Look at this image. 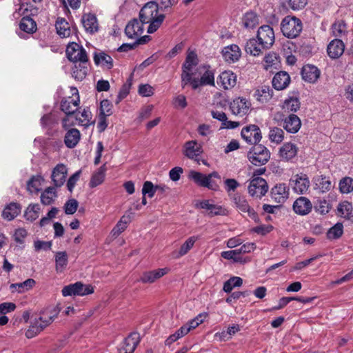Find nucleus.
I'll list each match as a JSON object with an SVG mask.
<instances>
[{
	"instance_id": "nucleus-1",
	"label": "nucleus",
	"mask_w": 353,
	"mask_h": 353,
	"mask_svg": "<svg viewBox=\"0 0 353 353\" xmlns=\"http://www.w3.org/2000/svg\"><path fill=\"white\" fill-rule=\"evenodd\" d=\"M139 19L142 23H149L148 32L152 34L161 26L165 19V15L159 14L157 3L150 1L141 9Z\"/></svg>"
},
{
	"instance_id": "nucleus-2",
	"label": "nucleus",
	"mask_w": 353,
	"mask_h": 353,
	"mask_svg": "<svg viewBox=\"0 0 353 353\" xmlns=\"http://www.w3.org/2000/svg\"><path fill=\"white\" fill-rule=\"evenodd\" d=\"M60 310L58 307L54 308L53 311L49 315L43 313L42 316L35 319L32 325L26 332V336L28 339H32L40 333L44 328L48 326L54 319L57 316Z\"/></svg>"
},
{
	"instance_id": "nucleus-3",
	"label": "nucleus",
	"mask_w": 353,
	"mask_h": 353,
	"mask_svg": "<svg viewBox=\"0 0 353 353\" xmlns=\"http://www.w3.org/2000/svg\"><path fill=\"white\" fill-rule=\"evenodd\" d=\"M281 29L285 37L290 39L296 38L302 31V22L296 17L287 16L281 22Z\"/></svg>"
},
{
	"instance_id": "nucleus-4",
	"label": "nucleus",
	"mask_w": 353,
	"mask_h": 353,
	"mask_svg": "<svg viewBox=\"0 0 353 353\" xmlns=\"http://www.w3.org/2000/svg\"><path fill=\"white\" fill-rule=\"evenodd\" d=\"M248 158L252 164L261 165L269 161L270 152L264 145L256 144L248 153Z\"/></svg>"
},
{
	"instance_id": "nucleus-5",
	"label": "nucleus",
	"mask_w": 353,
	"mask_h": 353,
	"mask_svg": "<svg viewBox=\"0 0 353 353\" xmlns=\"http://www.w3.org/2000/svg\"><path fill=\"white\" fill-rule=\"evenodd\" d=\"M61 292L63 296H85L92 294L94 288L91 285H85L81 282H76L63 287Z\"/></svg>"
},
{
	"instance_id": "nucleus-6",
	"label": "nucleus",
	"mask_w": 353,
	"mask_h": 353,
	"mask_svg": "<svg viewBox=\"0 0 353 353\" xmlns=\"http://www.w3.org/2000/svg\"><path fill=\"white\" fill-rule=\"evenodd\" d=\"M268 191V185L264 179L260 176L252 178L248 185V193L252 197L261 199Z\"/></svg>"
},
{
	"instance_id": "nucleus-7",
	"label": "nucleus",
	"mask_w": 353,
	"mask_h": 353,
	"mask_svg": "<svg viewBox=\"0 0 353 353\" xmlns=\"http://www.w3.org/2000/svg\"><path fill=\"white\" fill-rule=\"evenodd\" d=\"M67 58L73 63L89 61L85 50L75 42L70 43L66 48Z\"/></svg>"
},
{
	"instance_id": "nucleus-8",
	"label": "nucleus",
	"mask_w": 353,
	"mask_h": 353,
	"mask_svg": "<svg viewBox=\"0 0 353 353\" xmlns=\"http://www.w3.org/2000/svg\"><path fill=\"white\" fill-rule=\"evenodd\" d=\"M71 90L72 97L65 98L61 102V110L67 115L75 113L80 103L78 90L72 88Z\"/></svg>"
},
{
	"instance_id": "nucleus-9",
	"label": "nucleus",
	"mask_w": 353,
	"mask_h": 353,
	"mask_svg": "<svg viewBox=\"0 0 353 353\" xmlns=\"http://www.w3.org/2000/svg\"><path fill=\"white\" fill-rule=\"evenodd\" d=\"M292 190L297 194H305L309 190L310 182L306 174L294 175L290 181Z\"/></svg>"
},
{
	"instance_id": "nucleus-10",
	"label": "nucleus",
	"mask_w": 353,
	"mask_h": 353,
	"mask_svg": "<svg viewBox=\"0 0 353 353\" xmlns=\"http://www.w3.org/2000/svg\"><path fill=\"white\" fill-rule=\"evenodd\" d=\"M242 138L248 143L256 144L262 138L260 128L256 125H248L241 130Z\"/></svg>"
},
{
	"instance_id": "nucleus-11",
	"label": "nucleus",
	"mask_w": 353,
	"mask_h": 353,
	"mask_svg": "<svg viewBox=\"0 0 353 353\" xmlns=\"http://www.w3.org/2000/svg\"><path fill=\"white\" fill-rule=\"evenodd\" d=\"M257 39L262 48H268L274 42V33L270 26H262L257 32Z\"/></svg>"
},
{
	"instance_id": "nucleus-12",
	"label": "nucleus",
	"mask_w": 353,
	"mask_h": 353,
	"mask_svg": "<svg viewBox=\"0 0 353 353\" xmlns=\"http://www.w3.org/2000/svg\"><path fill=\"white\" fill-rule=\"evenodd\" d=\"M251 107L250 102L245 98L238 97L230 104V108L233 114L243 117L248 114Z\"/></svg>"
},
{
	"instance_id": "nucleus-13",
	"label": "nucleus",
	"mask_w": 353,
	"mask_h": 353,
	"mask_svg": "<svg viewBox=\"0 0 353 353\" xmlns=\"http://www.w3.org/2000/svg\"><path fill=\"white\" fill-rule=\"evenodd\" d=\"M170 272V268H163L143 272L139 281L143 283H153Z\"/></svg>"
},
{
	"instance_id": "nucleus-14",
	"label": "nucleus",
	"mask_w": 353,
	"mask_h": 353,
	"mask_svg": "<svg viewBox=\"0 0 353 353\" xmlns=\"http://www.w3.org/2000/svg\"><path fill=\"white\" fill-rule=\"evenodd\" d=\"M68 169L63 163L57 164L52 170L51 179L56 188L61 187L65 182Z\"/></svg>"
},
{
	"instance_id": "nucleus-15",
	"label": "nucleus",
	"mask_w": 353,
	"mask_h": 353,
	"mask_svg": "<svg viewBox=\"0 0 353 353\" xmlns=\"http://www.w3.org/2000/svg\"><path fill=\"white\" fill-rule=\"evenodd\" d=\"M198 208L205 210L210 216L216 215H225L227 210L221 205L214 204L212 201L203 200L196 204Z\"/></svg>"
},
{
	"instance_id": "nucleus-16",
	"label": "nucleus",
	"mask_w": 353,
	"mask_h": 353,
	"mask_svg": "<svg viewBox=\"0 0 353 353\" xmlns=\"http://www.w3.org/2000/svg\"><path fill=\"white\" fill-rule=\"evenodd\" d=\"M141 341L140 335L137 332L131 333L123 341V346L120 348L118 353H133Z\"/></svg>"
},
{
	"instance_id": "nucleus-17",
	"label": "nucleus",
	"mask_w": 353,
	"mask_h": 353,
	"mask_svg": "<svg viewBox=\"0 0 353 353\" xmlns=\"http://www.w3.org/2000/svg\"><path fill=\"white\" fill-rule=\"evenodd\" d=\"M289 195V188L285 183H279L271 190L272 199L279 203H284Z\"/></svg>"
},
{
	"instance_id": "nucleus-18",
	"label": "nucleus",
	"mask_w": 353,
	"mask_h": 353,
	"mask_svg": "<svg viewBox=\"0 0 353 353\" xmlns=\"http://www.w3.org/2000/svg\"><path fill=\"white\" fill-rule=\"evenodd\" d=\"M202 152V147L196 141H188L183 145V154L190 159L196 160Z\"/></svg>"
},
{
	"instance_id": "nucleus-19",
	"label": "nucleus",
	"mask_w": 353,
	"mask_h": 353,
	"mask_svg": "<svg viewBox=\"0 0 353 353\" xmlns=\"http://www.w3.org/2000/svg\"><path fill=\"white\" fill-rule=\"evenodd\" d=\"M125 32L128 38H137L143 32V23H142L141 20L139 21L137 19H134L127 24Z\"/></svg>"
},
{
	"instance_id": "nucleus-20",
	"label": "nucleus",
	"mask_w": 353,
	"mask_h": 353,
	"mask_svg": "<svg viewBox=\"0 0 353 353\" xmlns=\"http://www.w3.org/2000/svg\"><path fill=\"white\" fill-rule=\"evenodd\" d=\"M236 75L230 70L222 72L217 81L218 84H221L225 90H229L234 88L236 84Z\"/></svg>"
},
{
	"instance_id": "nucleus-21",
	"label": "nucleus",
	"mask_w": 353,
	"mask_h": 353,
	"mask_svg": "<svg viewBox=\"0 0 353 353\" xmlns=\"http://www.w3.org/2000/svg\"><path fill=\"white\" fill-rule=\"evenodd\" d=\"M81 23L85 30L90 34H94L99 30L97 19L94 14H83L81 18Z\"/></svg>"
},
{
	"instance_id": "nucleus-22",
	"label": "nucleus",
	"mask_w": 353,
	"mask_h": 353,
	"mask_svg": "<svg viewBox=\"0 0 353 353\" xmlns=\"http://www.w3.org/2000/svg\"><path fill=\"white\" fill-rule=\"evenodd\" d=\"M345 44L342 40L335 39L330 42L327 48L328 56L331 59H338L344 52Z\"/></svg>"
},
{
	"instance_id": "nucleus-23",
	"label": "nucleus",
	"mask_w": 353,
	"mask_h": 353,
	"mask_svg": "<svg viewBox=\"0 0 353 353\" xmlns=\"http://www.w3.org/2000/svg\"><path fill=\"white\" fill-rule=\"evenodd\" d=\"M312 208V204L311 201L304 196L298 198L293 204L294 211L299 215H306L309 214Z\"/></svg>"
},
{
	"instance_id": "nucleus-24",
	"label": "nucleus",
	"mask_w": 353,
	"mask_h": 353,
	"mask_svg": "<svg viewBox=\"0 0 353 353\" xmlns=\"http://www.w3.org/2000/svg\"><path fill=\"white\" fill-rule=\"evenodd\" d=\"M290 83V77L286 72H277L272 79V86L277 90L285 89Z\"/></svg>"
},
{
	"instance_id": "nucleus-25",
	"label": "nucleus",
	"mask_w": 353,
	"mask_h": 353,
	"mask_svg": "<svg viewBox=\"0 0 353 353\" xmlns=\"http://www.w3.org/2000/svg\"><path fill=\"white\" fill-rule=\"evenodd\" d=\"M222 54L227 62L234 63L240 58L241 50L238 46L233 44L225 47L222 50Z\"/></svg>"
},
{
	"instance_id": "nucleus-26",
	"label": "nucleus",
	"mask_w": 353,
	"mask_h": 353,
	"mask_svg": "<svg viewBox=\"0 0 353 353\" xmlns=\"http://www.w3.org/2000/svg\"><path fill=\"white\" fill-rule=\"evenodd\" d=\"M301 75L305 81L314 83L319 78L320 71L313 65H306L302 68Z\"/></svg>"
},
{
	"instance_id": "nucleus-27",
	"label": "nucleus",
	"mask_w": 353,
	"mask_h": 353,
	"mask_svg": "<svg viewBox=\"0 0 353 353\" xmlns=\"http://www.w3.org/2000/svg\"><path fill=\"white\" fill-rule=\"evenodd\" d=\"M234 206L241 212H248L249 214H252L250 205L244 196L238 193L234 194L231 196Z\"/></svg>"
},
{
	"instance_id": "nucleus-28",
	"label": "nucleus",
	"mask_w": 353,
	"mask_h": 353,
	"mask_svg": "<svg viewBox=\"0 0 353 353\" xmlns=\"http://www.w3.org/2000/svg\"><path fill=\"white\" fill-rule=\"evenodd\" d=\"M211 115L213 119L221 122V128L234 129L239 125V122L228 121L227 115L222 111L212 110Z\"/></svg>"
},
{
	"instance_id": "nucleus-29",
	"label": "nucleus",
	"mask_w": 353,
	"mask_h": 353,
	"mask_svg": "<svg viewBox=\"0 0 353 353\" xmlns=\"http://www.w3.org/2000/svg\"><path fill=\"white\" fill-rule=\"evenodd\" d=\"M301 126L300 119L296 114H291L283 121V128L290 133H296Z\"/></svg>"
},
{
	"instance_id": "nucleus-30",
	"label": "nucleus",
	"mask_w": 353,
	"mask_h": 353,
	"mask_svg": "<svg viewBox=\"0 0 353 353\" xmlns=\"http://www.w3.org/2000/svg\"><path fill=\"white\" fill-rule=\"evenodd\" d=\"M72 68V77L77 81L84 79L88 72L89 61L74 63Z\"/></svg>"
},
{
	"instance_id": "nucleus-31",
	"label": "nucleus",
	"mask_w": 353,
	"mask_h": 353,
	"mask_svg": "<svg viewBox=\"0 0 353 353\" xmlns=\"http://www.w3.org/2000/svg\"><path fill=\"white\" fill-rule=\"evenodd\" d=\"M55 271L57 273H63L68 264V254L65 251L57 252L54 254Z\"/></svg>"
},
{
	"instance_id": "nucleus-32",
	"label": "nucleus",
	"mask_w": 353,
	"mask_h": 353,
	"mask_svg": "<svg viewBox=\"0 0 353 353\" xmlns=\"http://www.w3.org/2000/svg\"><path fill=\"white\" fill-rule=\"evenodd\" d=\"M198 236H192L189 237L180 247L179 250L174 251L172 256L175 259H179L185 255L193 248L195 242L198 240Z\"/></svg>"
},
{
	"instance_id": "nucleus-33",
	"label": "nucleus",
	"mask_w": 353,
	"mask_h": 353,
	"mask_svg": "<svg viewBox=\"0 0 353 353\" xmlns=\"http://www.w3.org/2000/svg\"><path fill=\"white\" fill-rule=\"evenodd\" d=\"M21 210V208L19 203L12 202L4 208L2 217L7 221H12L20 214Z\"/></svg>"
},
{
	"instance_id": "nucleus-34",
	"label": "nucleus",
	"mask_w": 353,
	"mask_h": 353,
	"mask_svg": "<svg viewBox=\"0 0 353 353\" xmlns=\"http://www.w3.org/2000/svg\"><path fill=\"white\" fill-rule=\"evenodd\" d=\"M81 139V133L79 130L76 128H71L68 130L64 137V143L69 148H74Z\"/></svg>"
},
{
	"instance_id": "nucleus-35",
	"label": "nucleus",
	"mask_w": 353,
	"mask_h": 353,
	"mask_svg": "<svg viewBox=\"0 0 353 353\" xmlns=\"http://www.w3.org/2000/svg\"><path fill=\"white\" fill-rule=\"evenodd\" d=\"M198 64V58L197 55L194 52H190L185 60V62L183 64V71L182 74H191L194 73V68Z\"/></svg>"
},
{
	"instance_id": "nucleus-36",
	"label": "nucleus",
	"mask_w": 353,
	"mask_h": 353,
	"mask_svg": "<svg viewBox=\"0 0 353 353\" xmlns=\"http://www.w3.org/2000/svg\"><path fill=\"white\" fill-rule=\"evenodd\" d=\"M94 61L96 65H101L106 69H111L113 67L112 58L102 51L94 53Z\"/></svg>"
},
{
	"instance_id": "nucleus-37",
	"label": "nucleus",
	"mask_w": 353,
	"mask_h": 353,
	"mask_svg": "<svg viewBox=\"0 0 353 353\" xmlns=\"http://www.w3.org/2000/svg\"><path fill=\"white\" fill-rule=\"evenodd\" d=\"M272 97V89L267 85H263L256 90L254 94V97L256 101L261 103H265L268 102Z\"/></svg>"
},
{
	"instance_id": "nucleus-38",
	"label": "nucleus",
	"mask_w": 353,
	"mask_h": 353,
	"mask_svg": "<svg viewBox=\"0 0 353 353\" xmlns=\"http://www.w3.org/2000/svg\"><path fill=\"white\" fill-rule=\"evenodd\" d=\"M189 177L200 186L213 189L211 181H209V176L204 174L192 170L190 172Z\"/></svg>"
},
{
	"instance_id": "nucleus-39",
	"label": "nucleus",
	"mask_w": 353,
	"mask_h": 353,
	"mask_svg": "<svg viewBox=\"0 0 353 353\" xmlns=\"http://www.w3.org/2000/svg\"><path fill=\"white\" fill-rule=\"evenodd\" d=\"M297 147L291 143H285L279 150L280 157L284 160H290L297 154Z\"/></svg>"
},
{
	"instance_id": "nucleus-40",
	"label": "nucleus",
	"mask_w": 353,
	"mask_h": 353,
	"mask_svg": "<svg viewBox=\"0 0 353 353\" xmlns=\"http://www.w3.org/2000/svg\"><path fill=\"white\" fill-rule=\"evenodd\" d=\"M259 23V17L254 12H247L242 18V24L246 29H254Z\"/></svg>"
},
{
	"instance_id": "nucleus-41",
	"label": "nucleus",
	"mask_w": 353,
	"mask_h": 353,
	"mask_svg": "<svg viewBox=\"0 0 353 353\" xmlns=\"http://www.w3.org/2000/svg\"><path fill=\"white\" fill-rule=\"evenodd\" d=\"M55 27L57 34L61 37H68L71 34L69 23L64 18H57L55 23Z\"/></svg>"
},
{
	"instance_id": "nucleus-42",
	"label": "nucleus",
	"mask_w": 353,
	"mask_h": 353,
	"mask_svg": "<svg viewBox=\"0 0 353 353\" xmlns=\"http://www.w3.org/2000/svg\"><path fill=\"white\" fill-rule=\"evenodd\" d=\"M347 33V26L343 21H336L332 24L331 28V34L333 37L336 38H343L346 36Z\"/></svg>"
},
{
	"instance_id": "nucleus-43",
	"label": "nucleus",
	"mask_w": 353,
	"mask_h": 353,
	"mask_svg": "<svg viewBox=\"0 0 353 353\" xmlns=\"http://www.w3.org/2000/svg\"><path fill=\"white\" fill-rule=\"evenodd\" d=\"M40 212V205L38 203H31L26 209L24 217L27 221L32 222L39 218Z\"/></svg>"
},
{
	"instance_id": "nucleus-44",
	"label": "nucleus",
	"mask_w": 353,
	"mask_h": 353,
	"mask_svg": "<svg viewBox=\"0 0 353 353\" xmlns=\"http://www.w3.org/2000/svg\"><path fill=\"white\" fill-rule=\"evenodd\" d=\"M43 178L40 175L32 176L27 182V190L31 193H37L41 189Z\"/></svg>"
},
{
	"instance_id": "nucleus-45",
	"label": "nucleus",
	"mask_w": 353,
	"mask_h": 353,
	"mask_svg": "<svg viewBox=\"0 0 353 353\" xmlns=\"http://www.w3.org/2000/svg\"><path fill=\"white\" fill-rule=\"evenodd\" d=\"M57 197L56 188L48 187L41 194V202L45 205L52 203Z\"/></svg>"
},
{
	"instance_id": "nucleus-46",
	"label": "nucleus",
	"mask_w": 353,
	"mask_h": 353,
	"mask_svg": "<svg viewBox=\"0 0 353 353\" xmlns=\"http://www.w3.org/2000/svg\"><path fill=\"white\" fill-rule=\"evenodd\" d=\"M35 283L32 279H28L22 283H13L10 285V290L12 292H17L23 293L31 289Z\"/></svg>"
},
{
	"instance_id": "nucleus-47",
	"label": "nucleus",
	"mask_w": 353,
	"mask_h": 353,
	"mask_svg": "<svg viewBox=\"0 0 353 353\" xmlns=\"http://www.w3.org/2000/svg\"><path fill=\"white\" fill-rule=\"evenodd\" d=\"M265 48H262L260 42L257 43V41L254 39L248 40L245 46L246 52L253 56L259 55L262 50Z\"/></svg>"
},
{
	"instance_id": "nucleus-48",
	"label": "nucleus",
	"mask_w": 353,
	"mask_h": 353,
	"mask_svg": "<svg viewBox=\"0 0 353 353\" xmlns=\"http://www.w3.org/2000/svg\"><path fill=\"white\" fill-rule=\"evenodd\" d=\"M279 64V56L273 52H270L267 54L264 57V69L268 70L272 68H277Z\"/></svg>"
},
{
	"instance_id": "nucleus-49",
	"label": "nucleus",
	"mask_w": 353,
	"mask_h": 353,
	"mask_svg": "<svg viewBox=\"0 0 353 353\" xmlns=\"http://www.w3.org/2000/svg\"><path fill=\"white\" fill-rule=\"evenodd\" d=\"M19 26L21 30L27 33H33L37 29L35 21L28 16L22 18Z\"/></svg>"
},
{
	"instance_id": "nucleus-50",
	"label": "nucleus",
	"mask_w": 353,
	"mask_h": 353,
	"mask_svg": "<svg viewBox=\"0 0 353 353\" xmlns=\"http://www.w3.org/2000/svg\"><path fill=\"white\" fill-rule=\"evenodd\" d=\"M194 73L181 74L182 87L184 88L187 84L190 83L193 89H196L200 85H203L201 83V79L193 77Z\"/></svg>"
},
{
	"instance_id": "nucleus-51",
	"label": "nucleus",
	"mask_w": 353,
	"mask_h": 353,
	"mask_svg": "<svg viewBox=\"0 0 353 353\" xmlns=\"http://www.w3.org/2000/svg\"><path fill=\"white\" fill-rule=\"evenodd\" d=\"M300 108V102L296 97H290L285 99L282 105L284 112H296Z\"/></svg>"
},
{
	"instance_id": "nucleus-52",
	"label": "nucleus",
	"mask_w": 353,
	"mask_h": 353,
	"mask_svg": "<svg viewBox=\"0 0 353 353\" xmlns=\"http://www.w3.org/2000/svg\"><path fill=\"white\" fill-rule=\"evenodd\" d=\"M269 139L272 142L276 144L281 143L284 139L283 130L277 127L271 128L269 132Z\"/></svg>"
},
{
	"instance_id": "nucleus-53",
	"label": "nucleus",
	"mask_w": 353,
	"mask_h": 353,
	"mask_svg": "<svg viewBox=\"0 0 353 353\" xmlns=\"http://www.w3.org/2000/svg\"><path fill=\"white\" fill-rule=\"evenodd\" d=\"M243 284V279L239 276H233L225 281L223 284V290L224 292L229 293L234 288L240 287Z\"/></svg>"
},
{
	"instance_id": "nucleus-54",
	"label": "nucleus",
	"mask_w": 353,
	"mask_h": 353,
	"mask_svg": "<svg viewBox=\"0 0 353 353\" xmlns=\"http://www.w3.org/2000/svg\"><path fill=\"white\" fill-rule=\"evenodd\" d=\"M203 70H204L202 74L201 83L203 85H214V72L210 69L209 66H203Z\"/></svg>"
},
{
	"instance_id": "nucleus-55",
	"label": "nucleus",
	"mask_w": 353,
	"mask_h": 353,
	"mask_svg": "<svg viewBox=\"0 0 353 353\" xmlns=\"http://www.w3.org/2000/svg\"><path fill=\"white\" fill-rule=\"evenodd\" d=\"M58 122V118L55 114L50 113L43 115L41 119V125L43 128H51Z\"/></svg>"
},
{
	"instance_id": "nucleus-56",
	"label": "nucleus",
	"mask_w": 353,
	"mask_h": 353,
	"mask_svg": "<svg viewBox=\"0 0 353 353\" xmlns=\"http://www.w3.org/2000/svg\"><path fill=\"white\" fill-rule=\"evenodd\" d=\"M343 233V224L341 223H337L328 230L327 237L329 239H337L341 236Z\"/></svg>"
},
{
	"instance_id": "nucleus-57",
	"label": "nucleus",
	"mask_w": 353,
	"mask_h": 353,
	"mask_svg": "<svg viewBox=\"0 0 353 353\" xmlns=\"http://www.w3.org/2000/svg\"><path fill=\"white\" fill-rule=\"evenodd\" d=\"M337 210L341 216L349 219L352 211V203L346 201H343L339 204Z\"/></svg>"
},
{
	"instance_id": "nucleus-58",
	"label": "nucleus",
	"mask_w": 353,
	"mask_h": 353,
	"mask_svg": "<svg viewBox=\"0 0 353 353\" xmlns=\"http://www.w3.org/2000/svg\"><path fill=\"white\" fill-rule=\"evenodd\" d=\"M316 185L321 192H328L332 188V183L326 176H321L316 181Z\"/></svg>"
},
{
	"instance_id": "nucleus-59",
	"label": "nucleus",
	"mask_w": 353,
	"mask_h": 353,
	"mask_svg": "<svg viewBox=\"0 0 353 353\" xmlns=\"http://www.w3.org/2000/svg\"><path fill=\"white\" fill-rule=\"evenodd\" d=\"M339 189L341 192L349 193L353 190V179L350 177H345L340 181Z\"/></svg>"
},
{
	"instance_id": "nucleus-60",
	"label": "nucleus",
	"mask_w": 353,
	"mask_h": 353,
	"mask_svg": "<svg viewBox=\"0 0 353 353\" xmlns=\"http://www.w3.org/2000/svg\"><path fill=\"white\" fill-rule=\"evenodd\" d=\"M221 256L228 260H232L234 262L243 263V258L240 256L239 252L236 250L223 251L221 253Z\"/></svg>"
},
{
	"instance_id": "nucleus-61",
	"label": "nucleus",
	"mask_w": 353,
	"mask_h": 353,
	"mask_svg": "<svg viewBox=\"0 0 353 353\" xmlns=\"http://www.w3.org/2000/svg\"><path fill=\"white\" fill-rule=\"evenodd\" d=\"M91 118V112L89 110V109L84 108L83 110L81 112L80 117L77 115L75 121H78L79 124L82 125H88Z\"/></svg>"
},
{
	"instance_id": "nucleus-62",
	"label": "nucleus",
	"mask_w": 353,
	"mask_h": 353,
	"mask_svg": "<svg viewBox=\"0 0 353 353\" xmlns=\"http://www.w3.org/2000/svg\"><path fill=\"white\" fill-rule=\"evenodd\" d=\"M112 113V104L108 99L101 101L100 103V115L109 117Z\"/></svg>"
},
{
	"instance_id": "nucleus-63",
	"label": "nucleus",
	"mask_w": 353,
	"mask_h": 353,
	"mask_svg": "<svg viewBox=\"0 0 353 353\" xmlns=\"http://www.w3.org/2000/svg\"><path fill=\"white\" fill-rule=\"evenodd\" d=\"M104 180V170L102 169V168H100V170L94 174L90 182V186L91 188L97 187V185L101 184Z\"/></svg>"
},
{
	"instance_id": "nucleus-64",
	"label": "nucleus",
	"mask_w": 353,
	"mask_h": 353,
	"mask_svg": "<svg viewBox=\"0 0 353 353\" xmlns=\"http://www.w3.org/2000/svg\"><path fill=\"white\" fill-rule=\"evenodd\" d=\"M206 317L205 314H199L195 318L188 321L186 325L190 328V331L197 327L200 324H201L205 318Z\"/></svg>"
}]
</instances>
